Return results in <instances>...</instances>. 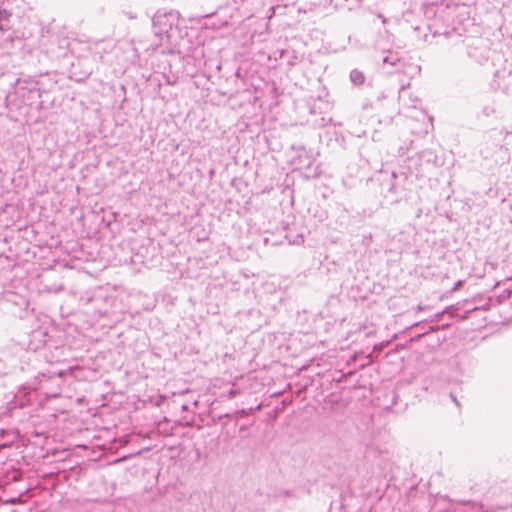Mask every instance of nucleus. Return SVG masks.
<instances>
[{
	"mask_svg": "<svg viewBox=\"0 0 512 512\" xmlns=\"http://www.w3.org/2000/svg\"><path fill=\"white\" fill-rule=\"evenodd\" d=\"M180 13L176 10L157 11L152 18L153 30L160 45L176 46L182 39Z\"/></svg>",
	"mask_w": 512,
	"mask_h": 512,
	"instance_id": "obj_1",
	"label": "nucleus"
},
{
	"mask_svg": "<svg viewBox=\"0 0 512 512\" xmlns=\"http://www.w3.org/2000/svg\"><path fill=\"white\" fill-rule=\"evenodd\" d=\"M467 54L478 63H482L488 59V51L485 48L481 49L479 46H469Z\"/></svg>",
	"mask_w": 512,
	"mask_h": 512,
	"instance_id": "obj_2",
	"label": "nucleus"
},
{
	"mask_svg": "<svg viewBox=\"0 0 512 512\" xmlns=\"http://www.w3.org/2000/svg\"><path fill=\"white\" fill-rule=\"evenodd\" d=\"M297 3V0H277V3L272 5L270 10L272 14H285V10L291 6H294Z\"/></svg>",
	"mask_w": 512,
	"mask_h": 512,
	"instance_id": "obj_3",
	"label": "nucleus"
},
{
	"mask_svg": "<svg viewBox=\"0 0 512 512\" xmlns=\"http://www.w3.org/2000/svg\"><path fill=\"white\" fill-rule=\"evenodd\" d=\"M11 13L6 9L0 8V31H7L9 29Z\"/></svg>",
	"mask_w": 512,
	"mask_h": 512,
	"instance_id": "obj_4",
	"label": "nucleus"
},
{
	"mask_svg": "<svg viewBox=\"0 0 512 512\" xmlns=\"http://www.w3.org/2000/svg\"><path fill=\"white\" fill-rule=\"evenodd\" d=\"M350 80L355 85H362L365 81V75L358 69H353L350 72Z\"/></svg>",
	"mask_w": 512,
	"mask_h": 512,
	"instance_id": "obj_5",
	"label": "nucleus"
},
{
	"mask_svg": "<svg viewBox=\"0 0 512 512\" xmlns=\"http://www.w3.org/2000/svg\"><path fill=\"white\" fill-rule=\"evenodd\" d=\"M382 62L384 65L396 66L397 63L400 62V57L397 53L388 52V54L383 57Z\"/></svg>",
	"mask_w": 512,
	"mask_h": 512,
	"instance_id": "obj_6",
	"label": "nucleus"
},
{
	"mask_svg": "<svg viewBox=\"0 0 512 512\" xmlns=\"http://www.w3.org/2000/svg\"><path fill=\"white\" fill-rule=\"evenodd\" d=\"M451 311H452V307H448L445 310H443L442 312L436 313L430 321L431 322H440L443 319L444 315L446 313H450Z\"/></svg>",
	"mask_w": 512,
	"mask_h": 512,
	"instance_id": "obj_7",
	"label": "nucleus"
},
{
	"mask_svg": "<svg viewBox=\"0 0 512 512\" xmlns=\"http://www.w3.org/2000/svg\"><path fill=\"white\" fill-rule=\"evenodd\" d=\"M22 503H23V500H22L21 495L18 497L9 498L4 501V504H9V505H16V504H22Z\"/></svg>",
	"mask_w": 512,
	"mask_h": 512,
	"instance_id": "obj_8",
	"label": "nucleus"
},
{
	"mask_svg": "<svg viewBox=\"0 0 512 512\" xmlns=\"http://www.w3.org/2000/svg\"><path fill=\"white\" fill-rule=\"evenodd\" d=\"M494 113H495V109L493 106L487 105V106L483 107V109H482V114L486 117H489Z\"/></svg>",
	"mask_w": 512,
	"mask_h": 512,
	"instance_id": "obj_9",
	"label": "nucleus"
},
{
	"mask_svg": "<svg viewBox=\"0 0 512 512\" xmlns=\"http://www.w3.org/2000/svg\"><path fill=\"white\" fill-rule=\"evenodd\" d=\"M251 412H252V408H249L248 410L241 409V410L237 411V414L242 417H245V416L249 415Z\"/></svg>",
	"mask_w": 512,
	"mask_h": 512,
	"instance_id": "obj_10",
	"label": "nucleus"
},
{
	"mask_svg": "<svg viewBox=\"0 0 512 512\" xmlns=\"http://www.w3.org/2000/svg\"><path fill=\"white\" fill-rule=\"evenodd\" d=\"M450 397H451L452 401L455 403V405L457 407H460V403H459V401L457 400V398L455 397V395L453 393H450Z\"/></svg>",
	"mask_w": 512,
	"mask_h": 512,
	"instance_id": "obj_11",
	"label": "nucleus"
},
{
	"mask_svg": "<svg viewBox=\"0 0 512 512\" xmlns=\"http://www.w3.org/2000/svg\"><path fill=\"white\" fill-rule=\"evenodd\" d=\"M424 309H425V307H424V306H422V305H418V306H417V311H419V312H420V311H423Z\"/></svg>",
	"mask_w": 512,
	"mask_h": 512,
	"instance_id": "obj_12",
	"label": "nucleus"
},
{
	"mask_svg": "<svg viewBox=\"0 0 512 512\" xmlns=\"http://www.w3.org/2000/svg\"><path fill=\"white\" fill-rule=\"evenodd\" d=\"M65 374H66V373H65V372H63V371H61V372H59V373H58V375H59L60 377H63Z\"/></svg>",
	"mask_w": 512,
	"mask_h": 512,
	"instance_id": "obj_13",
	"label": "nucleus"
},
{
	"mask_svg": "<svg viewBox=\"0 0 512 512\" xmlns=\"http://www.w3.org/2000/svg\"><path fill=\"white\" fill-rule=\"evenodd\" d=\"M460 285H461V281L457 282V284H456V286H455L454 290H455V289H457V287H460Z\"/></svg>",
	"mask_w": 512,
	"mask_h": 512,
	"instance_id": "obj_14",
	"label": "nucleus"
}]
</instances>
